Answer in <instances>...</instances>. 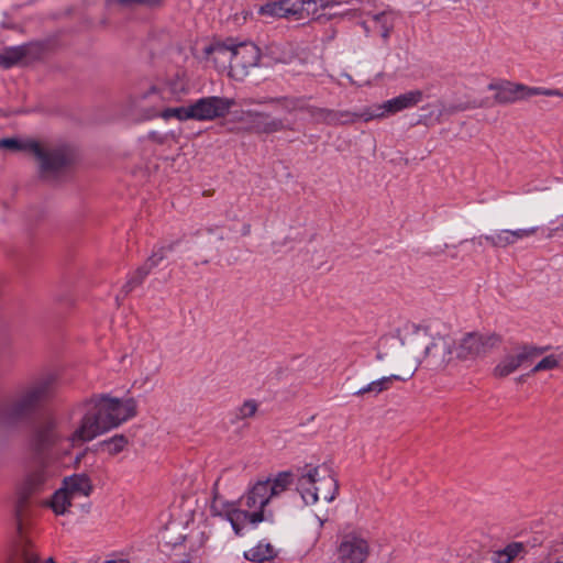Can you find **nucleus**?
Returning a JSON list of instances; mask_svg holds the SVG:
<instances>
[{"instance_id": "obj_1", "label": "nucleus", "mask_w": 563, "mask_h": 563, "mask_svg": "<svg viewBox=\"0 0 563 563\" xmlns=\"http://www.w3.org/2000/svg\"><path fill=\"white\" fill-rule=\"evenodd\" d=\"M291 482V474L287 472L273 478L260 479L249 487L238 503L225 501L216 494L210 506L211 514L228 520L234 533L242 536L247 526L256 527L272 517L266 506L286 492Z\"/></svg>"}, {"instance_id": "obj_2", "label": "nucleus", "mask_w": 563, "mask_h": 563, "mask_svg": "<svg viewBox=\"0 0 563 563\" xmlns=\"http://www.w3.org/2000/svg\"><path fill=\"white\" fill-rule=\"evenodd\" d=\"M74 410H82V416L71 440L89 442L134 417L136 401L133 398L101 396L79 402Z\"/></svg>"}, {"instance_id": "obj_3", "label": "nucleus", "mask_w": 563, "mask_h": 563, "mask_svg": "<svg viewBox=\"0 0 563 563\" xmlns=\"http://www.w3.org/2000/svg\"><path fill=\"white\" fill-rule=\"evenodd\" d=\"M0 147L31 152L38 162L41 176L45 179H57L66 173L73 161L71 152L66 145H42L36 141L2 139Z\"/></svg>"}, {"instance_id": "obj_4", "label": "nucleus", "mask_w": 563, "mask_h": 563, "mask_svg": "<svg viewBox=\"0 0 563 563\" xmlns=\"http://www.w3.org/2000/svg\"><path fill=\"white\" fill-rule=\"evenodd\" d=\"M296 488L308 506L319 501L331 503L339 490L333 470L327 464H308L298 470Z\"/></svg>"}, {"instance_id": "obj_5", "label": "nucleus", "mask_w": 563, "mask_h": 563, "mask_svg": "<svg viewBox=\"0 0 563 563\" xmlns=\"http://www.w3.org/2000/svg\"><path fill=\"white\" fill-rule=\"evenodd\" d=\"M57 389V376L46 374L27 385L19 395L3 405L0 416L5 421H16L30 416L49 400Z\"/></svg>"}, {"instance_id": "obj_6", "label": "nucleus", "mask_w": 563, "mask_h": 563, "mask_svg": "<svg viewBox=\"0 0 563 563\" xmlns=\"http://www.w3.org/2000/svg\"><path fill=\"white\" fill-rule=\"evenodd\" d=\"M389 341V339L380 341L376 357L378 361L390 364L398 373L382 376L380 378L368 383L355 391L356 396L369 395L372 397H376L383 391L389 390L393 387L394 382H406L417 372L421 360L419 357H410L404 350L388 353L385 351V346L388 345Z\"/></svg>"}, {"instance_id": "obj_7", "label": "nucleus", "mask_w": 563, "mask_h": 563, "mask_svg": "<svg viewBox=\"0 0 563 563\" xmlns=\"http://www.w3.org/2000/svg\"><path fill=\"white\" fill-rule=\"evenodd\" d=\"M74 430L66 433L63 424L55 418H46L38 422L30 437L29 444L36 454L46 453L53 449L68 452L70 449L81 445L86 441H73Z\"/></svg>"}, {"instance_id": "obj_8", "label": "nucleus", "mask_w": 563, "mask_h": 563, "mask_svg": "<svg viewBox=\"0 0 563 563\" xmlns=\"http://www.w3.org/2000/svg\"><path fill=\"white\" fill-rule=\"evenodd\" d=\"M500 343L496 333L470 332L453 343L454 355L460 361H474L484 356Z\"/></svg>"}, {"instance_id": "obj_9", "label": "nucleus", "mask_w": 563, "mask_h": 563, "mask_svg": "<svg viewBox=\"0 0 563 563\" xmlns=\"http://www.w3.org/2000/svg\"><path fill=\"white\" fill-rule=\"evenodd\" d=\"M487 88L488 90L496 91L495 101L503 104L514 103L533 96H555L563 98V92L560 89L529 87L523 84H514L510 81L490 82Z\"/></svg>"}, {"instance_id": "obj_10", "label": "nucleus", "mask_w": 563, "mask_h": 563, "mask_svg": "<svg viewBox=\"0 0 563 563\" xmlns=\"http://www.w3.org/2000/svg\"><path fill=\"white\" fill-rule=\"evenodd\" d=\"M371 555L368 539L352 531L341 537L336 548V563H365Z\"/></svg>"}, {"instance_id": "obj_11", "label": "nucleus", "mask_w": 563, "mask_h": 563, "mask_svg": "<svg viewBox=\"0 0 563 563\" xmlns=\"http://www.w3.org/2000/svg\"><path fill=\"white\" fill-rule=\"evenodd\" d=\"M423 93L421 90H411L389 99L380 104L367 107L363 113L364 121L382 119L390 114H395L405 109L412 108L422 101Z\"/></svg>"}, {"instance_id": "obj_12", "label": "nucleus", "mask_w": 563, "mask_h": 563, "mask_svg": "<svg viewBox=\"0 0 563 563\" xmlns=\"http://www.w3.org/2000/svg\"><path fill=\"white\" fill-rule=\"evenodd\" d=\"M545 350V347L525 345L505 354L493 369L494 377L505 378L509 376L521 366L532 363Z\"/></svg>"}, {"instance_id": "obj_13", "label": "nucleus", "mask_w": 563, "mask_h": 563, "mask_svg": "<svg viewBox=\"0 0 563 563\" xmlns=\"http://www.w3.org/2000/svg\"><path fill=\"white\" fill-rule=\"evenodd\" d=\"M235 101L232 98L210 96L190 103L191 118L195 121H212L229 114Z\"/></svg>"}, {"instance_id": "obj_14", "label": "nucleus", "mask_w": 563, "mask_h": 563, "mask_svg": "<svg viewBox=\"0 0 563 563\" xmlns=\"http://www.w3.org/2000/svg\"><path fill=\"white\" fill-rule=\"evenodd\" d=\"M25 504V498L21 499L15 509L20 539L14 545L8 563H56L52 558L42 560L33 543L22 534V521L24 517Z\"/></svg>"}, {"instance_id": "obj_15", "label": "nucleus", "mask_w": 563, "mask_h": 563, "mask_svg": "<svg viewBox=\"0 0 563 563\" xmlns=\"http://www.w3.org/2000/svg\"><path fill=\"white\" fill-rule=\"evenodd\" d=\"M232 78L242 80L260 60V49L253 43L233 44Z\"/></svg>"}, {"instance_id": "obj_16", "label": "nucleus", "mask_w": 563, "mask_h": 563, "mask_svg": "<svg viewBox=\"0 0 563 563\" xmlns=\"http://www.w3.org/2000/svg\"><path fill=\"white\" fill-rule=\"evenodd\" d=\"M242 121L247 124L250 132L257 134H271L287 129L284 120L251 110L242 113Z\"/></svg>"}, {"instance_id": "obj_17", "label": "nucleus", "mask_w": 563, "mask_h": 563, "mask_svg": "<svg viewBox=\"0 0 563 563\" xmlns=\"http://www.w3.org/2000/svg\"><path fill=\"white\" fill-rule=\"evenodd\" d=\"M181 249V241L156 245L153 249L151 256L135 269L134 276L130 282H142L148 277L165 258L168 257L169 253L180 251Z\"/></svg>"}, {"instance_id": "obj_18", "label": "nucleus", "mask_w": 563, "mask_h": 563, "mask_svg": "<svg viewBox=\"0 0 563 563\" xmlns=\"http://www.w3.org/2000/svg\"><path fill=\"white\" fill-rule=\"evenodd\" d=\"M181 249V241L156 245L153 249L151 256L135 269L134 276L130 282H142L148 277L165 258L168 257L169 253L180 251Z\"/></svg>"}, {"instance_id": "obj_19", "label": "nucleus", "mask_w": 563, "mask_h": 563, "mask_svg": "<svg viewBox=\"0 0 563 563\" xmlns=\"http://www.w3.org/2000/svg\"><path fill=\"white\" fill-rule=\"evenodd\" d=\"M453 354V343L442 336L433 339L423 350L427 364L433 368H442L448 365Z\"/></svg>"}, {"instance_id": "obj_20", "label": "nucleus", "mask_w": 563, "mask_h": 563, "mask_svg": "<svg viewBox=\"0 0 563 563\" xmlns=\"http://www.w3.org/2000/svg\"><path fill=\"white\" fill-rule=\"evenodd\" d=\"M275 101L287 112L305 110L316 123L331 125L332 109L309 106L300 98H283Z\"/></svg>"}, {"instance_id": "obj_21", "label": "nucleus", "mask_w": 563, "mask_h": 563, "mask_svg": "<svg viewBox=\"0 0 563 563\" xmlns=\"http://www.w3.org/2000/svg\"><path fill=\"white\" fill-rule=\"evenodd\" d=\"M538 227L517 230H499L488 235H483L487 243L495 247H506L516 244L518 241L532 236L538 232Z\"/></svg>"}, {"instance_id": "obj_22", "label": "nucleus", "mask_w": 563, "mask_h": 563, "mask_svg": "<svg viewBox=\"0 0 563 563\" xmlns=\"http://www.w3.org/2000/svg\"><path fill=\"white\" fill-rule=\"evenodd\" d=\"M206 54L218 70L229 69V75L232 77V59L234 56L232 43H214L206 48Z\"/></svg>"}, {"instance_id": "obj_23", "label": "nucleus", "mask_w": 563, "mask_h": 563, "mask_svg": "<svg viewBox=\"0 0 563 563\" xmlns=\"http://www.w3.org/2000/svg\"><path fill=\"white\" fill-rule=\"evenodd\" d=\"M62 488H64L73 499H77L88 497L93 486L90 477L85 473H80L64 478Z\"/></svg>"}, {"instance_id": "obj_24", "label": "nucleus", "mask_w": 563, "mask_h": 563, "mask_svg": "<svg viewBox=\"0 0 563 563\" xmlns=\"http://www.w3.org/2000/svg\"><path fill=\"white\" fill-rule=\"evenodd\" d=\"M165 88L163 85H153L142 93H140L139 101L148 102L152 106L148 118H154L153 114L156 111H162L165 109V104L172 102L170 98H168L165 93Z\"/></svg>"}, {"instance_id": "obj_25", "label": "nucleus", "mask_w": 563, "mask_h": 563, "mask_svg": "<svg viewBox=\"0 0 563 563\" xmlns=\"http://www.w3.org/2000/svg\"><path fill=\"white\" fill-rule=\"evenodd\" d=\"M372 19L376 25V29L379 31L380 36L385 42H387L394 30L397 13L394 10L388 9L373 14Z\"/></svg>"}, {"instance_id": "obj_26", "label": "nucleus", "mask_w": 563, "mask_h": 563, "mask_svg": "<svg viewBox=\"0 0 563 563\" xmlns=\"http://www.w3.org/2000/svg\"><path fill=\"white\" fill-rule=\"evenodd\" d=\"M162 85L165 88L164 93L172 102L179 101L188 92V82L184 74L178 73Z\"/></svg>"}, {"instance_id": "obj_27", "label": "nucleus", "mask_w": 563, "mask_h": 563, "mask_svg": "<svg viewBox=\"0 0 563 563\" xmlns=\"http://www.w3.org/2000/svg\"><path fill=\"white\" fill-rule=\"evenodd\" d=\"M277 555L276 550L271 543L260 542L257 545L244 552V558L255 563L271 562Z\"/></svg>"}, {"instance_id": "obj_28", "label": "nucleus", "mask_w": 563, "mask_h": 563, "mask_svg": "<svg viewBox=\"0 0 563 563\" xmlns=\"http://www.w3.org/2000/svg\"><path fill=\"white\" fill-rule=\"evenodd\" d=\"M75 499H73L64 488H59L54 493L52 498L46 503L55 515L62 516L68 512Z\"/></svg>"}, {"instance_id": "obj_29", "label": "nucleus", "mask_w": 563, "mask_h": 563, "mask_svg": "<svg viewBox=\"0 0 563 563\" xmlns=\"http://www.w3.org/2000/svg\"><path fill=\"white\" fill-rule=\"evenodd\" d=\"M191 110L190 104L186 107H176V108H168L166 107L162 111H156L153 117H159L164 119L165 121H168L170 119H177L179 121H187L192 120L191 118Z\"/></svg>"}, {"instance_id": "obj_30", "label": "nucleus", "mask_w": 563, "mask_h": 563, "mask_svg": "<svg viewBox=\"0 0 563 563\" xmlns=\"http://www.w3.org/2000/svg\"><path fill=\"white\" fill-rule=\"evenodd\" d=\"M26 54L23 46H12L5 48L0 53V66L3 68H10L19 63Z\"/></svg>"}, {"instance_id": "obj_31", "label": "nucleus", "mask_w": 563, "mask_h": 563, "mask_svg": "<svg viewBox=\"0 0 563 563\" xmlns=\"http://www.w3.org/2000/svg\"><path fill=\"white\" fill-rule=\"evenodd\" d=\"M563 365V352L560 354H550L539 361L530 371V374H536L543 371H552Z\"/></svg>"}, {"instance_id": "obj_32", "label": "nucleus", "mask_w": 563, "mask_h": 563, "mask_svg": "<svg viewBox=\"0 0 563 563\" xmlns=\"http://www.w3.org/2000/svg\"><path fill=\"white\" fill-rule=\"evenodd\" d=\"M365 110L366 108L360 112L332 110L333 117H331V125L350 124L356 122L357 120H364L363 113Z\"/></svg>"}, {"instance_id": "obj_33", "label": "nucleus", "mask_w": 563, "mask_h": 563, "mask_svg": "<svg viewBox=\"0 0 563 563\" xmlns=\"http://www.w3.org/2000/svg\"><path fill=\"white\" fill-rule=\"evenodd\" d=\"M128 442V439L123 434H117L108 440L100 442L99 445L102 451L110 455H115L125 449Z\"/></svg>"}, {"instance_id": "obj_34", "label": "nucleus", "mask_w": 563, "mask_h": 563, "mask_svg": "<svg viewBox=\"0 0 563 563\" xmlns=\"http://www.w3.org/2000/svg\"><path fill=\"white\" fill-rule=\"evenodd\" d=\"M48 478V474L44 468H40L30 473L25 479V486L29 492H33L43 486Z\"/></svg>"}, {"instance_id": "obj_35", "label": "nucleus", "mask_w": 563, "mask_h": 563, "mask_svg": "<svg viewBox=\"0 0 563 563\" xmlns=\"http://www.w3.org/2000/svg\"><path fill=\"white\" fill-rule=\"evenodd\" d=\"M523 551V544L520 542H512L508 544L503 551L498 552V559L503 562L510 563L516 556Z\"/></svg>"}, {"instance_id": "obj_36", "label": "nucleus", "mask_w": 563, "mask_h": 563, "mask_svg": "<svg viewBox=\"0 0 563 563\" xmlns=\"http://www.w3.org/2000/svg\"><path fill=\"white\" fill-rule=\"evenodd\" d=\"M257 411V404L254 400H246L240 408H239V417L241 419H247L253 417Z\"/></svg>"}, {"instance_id": "obj_37", "label": "nucleus", "mask_w": 563, "mask_h": 563, "mask_svg": "<svg viewBox=\"0 0 563 563\" xmlns=\"http://www.w3.org/2000/svg\"><path fill=\"white\" fill-rule=\"evenodd\" d=\"M162 0H108V5H112L114 3L121 4V5H132V4H146V5H154L158 4Z\"/></svg>"}, {"instance_id": "obj_38", "label": "nucleus", "mask_w": 563, "mask_h": 563, "mask_svg": "<svg viewBox=\"0 0 563 563\" xmlns=\"http://www.w3.org/2000/svg\"><path fill=\"white\" fill-rule=\"evenodd\" d=\"M362 15H363V11L361 9H350V10L343 11L341 13L331 14L329 16V19L336 18V16H340L343 19H355V18H361Z\"/></svg>"}, {"instance_id": "obj_39", "label": "nucleus", "mask_w": 563, "mask_h": 563, "mask_svg": "<svg viewBox=\"0 0 563 563\" xmlns=\"http://www.w3.org/2000/svg\"><path fill=\"white\" fill-rule=\"evenodd\" d=\"M459 109L455 108V107H450V108H445L444 106L441 107V109H439L438 111V114H437V120L440 121V118L446 113V114H451V113H454L455 111H457Z\"/></svg>"}, {"instance_id": "obj_40", "label": "nucleus", "mask_w": 563, "mask_h": 563, "mask_svg": "<svg viewBox=\"0 0 563 563\" xmlns=\"http://www.w3.org/2000/svg\"><path fill=\"white\" fill-rule=\"evenodd\" d=\"M415 333L417 334L418 338H429L428 329L422 325H415Z\"/></svg>"}, {"instance_id": "obj_41", "label": "nucleus", "mask_w": 563, "mask_h": 563, "mask_svg": "<svg viewBox=\"0 0 563 563\" xmlns=\"http://www.w3.org/2000/svg\"><path fill=\"white\" fill-rule=\"evenodd\" d=\"M103 563H130V561L126 559L117 558V559L107 560Z\"/></svg>"}, {"instance_id": "obj_42", "label": "nucleus", "mask_w": 563, "mask_h": 563, "mask_svg": "<svg viewBox=\"0 0 563 563\" xmlns=\"http://www.w3.org/2000/svg\"><path fill=\"white\" fill-rule=\"evenodd\" d=\"M148 137H151L154 141L162 142V137L159 136V134L157 132H154V131L150 132Z\"/></svg>"}, {"instance_id": "obj_43", "label": "nucleus", "mask_w": 563, "mask_h": 563, "mask_svg": "<svg viewBox=\"0 0 563 563\" xmlns=\"http://www.w3.org/2000/svg\"><path fill=\"white\" fill-rule=\"evenodd\" d=\"M157 371H158V367H157V366H155V367L152 369V372H151V373H148V374L146 375V377H145V382H146V380H148L152 376H154V375L157 373Z\"/></svg>"}, {"instance_id": "obj_44", "label": "nucleus", "mask_w": 563, "mask_h": 563, "mask_svg": "<svg viewBox=\"0 0 563 563\" xmlns=\"http://www.w3.org/2000/svg\"><path fill=\"white\" fill-rule=\"evenodd\" d=\"M361 26L363 27V30H364V32H365L366 34H368V33H369V26H368V24H367V22H366V21H362V22H361Z\"/></svg>"}, {"instance_id": "obj_45", "label": "nucleus", "mask_w": 563, "mask_h": 563, "mask_svg": "<svg viewBox=\"0 0 563 563\" xmlns=\"http://www.w3.org/2000/svg\"><path fill=\"white\" fill-rule=\"evenodd\" d=\"M560 229L563 230V223L561 224ZM558 230H559V228L555 229V231H558ZM553 233H554V230H550L549 233L547 234V236L551 238V236H553Z\"/></svg>"}, {"instance_id": "obj_46", "label": "nucleus", "mask_w": 563, "mask_h": 563, "mask_svg": "<svg viewBox=\"0 0 563 563\" xmlns=\"http://www.w3.org/2000/svg\"><path fill=\"white\" fill-rule=\"evenodd\" d=\"M206 232L209 233V234H212L213 233V229L209 228V229L206 230Z\"/></svg>"}, {"instance_id": "obj_47", "label": "nucleus", "mask_w": 563, "mask_h": 563, "mask_svg": "<svg viewBox=\"0 0 563 563\" xmlns=\"http://www.w3.org/2000/svg\"><path fill=\"white\" fill-rule=\"evenodd\" d=\"M496 563H507V562H503V560L498 559Z\"/></svg>"}]
</instances>
